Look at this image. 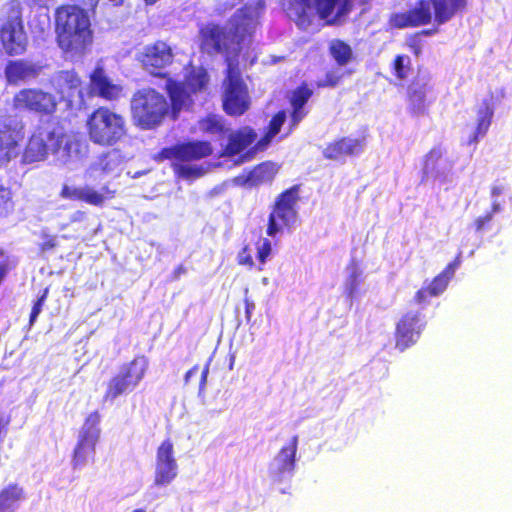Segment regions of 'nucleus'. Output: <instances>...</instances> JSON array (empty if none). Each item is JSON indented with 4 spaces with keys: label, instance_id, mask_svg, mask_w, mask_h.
Here are the masks:
<instances>
[{
    "label": "nucleus",
    "instance_id": "1",
    "mask_svg": "<svg viewBox=\"0 0 512 512\" xmlns=\"http://www.w3.org/2000/svg\"><path fill=\"white\" fill-rule=\"evenodd\" d=\"M88 151L86 138L76 130H34L21 154L20 162L31 165L45 161L50 153L82 156Z\"/></svg>",
    "mask_w": 512,
    "mask_h": 512
},
{
    "label": "nucleus",
    "instance_id": "2",
    "mask_svg": "<svg viewBox=\"0 0 512 512\" xmlns=\"http://www.w3.org/2000/svg\"><path fill=\"white\" fill-rule=\"evenodd\" d=\"M57 41L62 50L82 54L93 42V31L87 12L76 6H62L56 11Z\"/></svg>",
    "mask_w": 512,
    "mask_h": 512
},
{
    "label": "nucleus",
    "instance_id": "3",
    "mask_svg": "<svg viewBox=\"0 0 512 512\" xmlns=\"http://www.w3.org/2000/svg\"><path fill=\"white\" fill-rule=\"evenodd\" d=\"M222 89V106L228 115L241 116L250 108L249 89L243 79L239 63L229 57L226 58Z\"/></svg>",
    "mask_w": 512,
    "mask_h": 512
},
{
    "label": "nucleus",
    "instance_id": "4",
    "mask_svg": "<svg viewBox=\"0 0 512 512\" xmlns=\"http://www.w3.org/2000/svg\"><path fill=\"white\" fill-rule=\"evenodd\" d=\"M300 187V184L293 185L276 197L268 218V236H275L285 229H290L296 222Z\"/></svg>",
    "mask_w": 512,
    "mask_h": 512
},
{
    "label": "nucleus",
    "instance_id": "5",
    "mask_svg": "<svg viewBox=\"0 0 512 512\" xmlns=\"http://www.w3.org/2000/svg\"><path fill=\"white\" fill-rule=\"evenodd\" d=\"M239 32L240 24L238 23L227 30L218 23L208 22L198 31L200 50L208 55L228 53L234 45H239L242 41Z\"/></svg>",
    "mask_w": 512,
    "mask_h": 512
},
{
    "label": "nucleus",
    "instance_id": "6",
    "mask_svg": "<svg viewBox=\"0 0 512 512\" xmlns=\"http://www.w3.org/2000/svg\"><path fill=\"white\" fill-rule=\"evenodd\" d=\"M146 369L147 361L144 357H135L129 363L123 364L108 380L103 395L104 402H113L118 397L132 392L142 380Z\"/></svg>",
    "mask_w": 512,
    "mask_h": 512
},
{
    "label": "nucleus",
    "instance_id": "7",
    "mask_svg": "<svg viewBox=\"0 0 512 512\" xmlns=\"http://www.w3.org/2000/svg\"><path fill=\"white\" fill-rule=\"evenodd\" d=\"M2 12L6 15V19L0 27L3 47L8 54L19 55L25 51L27 45L20 6L17 2H11L3 6Z\"/></svg>",
    "mask_w": 512,
    "mask_h": 512
},
{
    "label": "nucleus",
    "instance_id": "8",
    "mask_svg": "<svg viewBox=\"0 0 512 512\" xmlns=\"http://www.w3.org/2000/svg\"><path fill=\"white\" fill-rule=\"evenodd\" d=\"M100 415L97 411L88 415L80 431L78 441L73 450V467H79L93 459L96 450V444L99 440L100 429L98 427Z\"/></svg>",
    "mask_w": 512,
    "mask_h": 512
},
{
    "label": "nucleus",
    "instance_id": "9",
    "mask_svg": "<svg viewBox=\"0 0 512 512\" xmlns=\"http://www.w3.org/2000/svg\"><path fill=\"white\" fill-rule=\"evenodd\" d=\"M435 23L434 11L430 0H417L407 11L392 13L388 18L391 29H406L426 26Z\"/></svg>",
    "mask_w": 512,
    "mask_h": 512
},
{
    "label": "nucleus",
    "instance_id": "10",
    "mask_svg": "<svg viewBox=\"0 0 512 512\" xmlns=\"http://www.w3.org/2000/svg\"><path fill=\"white\" fill-rule=\"evenodd\" d=\"M133 117L138 125L151 128L160 122V96L155 90L143 89L132 100Z\"/></svg>",
    "mask_w": 512,
    "mask_h": 512
},
{
    "label": "nucleus",
    "instance_id": "11",
    "mask_svg": "<svg viewBox=\"0 0 512 512\" xmlns=\"http://www.w3.org/2000/svg\"><path fill=\"white\" fill-rule=\"evenodd\" d=\"M14 106L42 114H51L56 109L55 97L40 89H22L14 96Z\"/></svg>",
    "mask_w": 512,
    "mask_h": 512
},
{
    "label": "nucleus",
    "instance_id": "12",
    "mask_svg": "<svg viewBox=\"0 0 512 512\" xmlns=\"http://www.w3.org/2000/svg\"><path fill=\"white\" fill-rule=\"evenodd\" d=\"M365 146V136H344L328 143L322 154L327 160L344 163L347 157L359 156L364 151Z\"/></svg>",
    "mask_w": 512,
    "mask_h": 512
},
{
    "label": "nucleus",
    "instance_id": "13",
    "mask_svg": "<svg viewBox=\"0 0 512 512\" xmlns=\"http://www.w3.org/2000/svg\"><path fill=\"white\" fill-rule=\"evenodd\" d=\"M116 191L109 189L107 186L98 191L91 186L73 187L64 184L61 188L59 196L65 200L80 201L92 206L102 207L106 200L115 197Z\"/></svg>",
    "mask_w": 512,
    "mask_h": 512
},
{
    "label": "nucleus",
    "instance_id": "14",
    "mask_svg": "<svg viewBox=\"0 0 512 512\" xmlns=\"http://www.w3.org/2000/svg\"><path fill=\"white\" fill-rule=\"evenodd\" d=\"M213 149L208 141H190L162 148V159L189 162L210 156Z\"/></svg>",
    "mask_w": 512,
    "mask_h": 512
},
{
    "label": "nucleus",
    "instance_id": "15",
    "mask_svg": "<svg viewBox=\"0 0 512 512\" xmlns=\"http://www.w3.org/2000/svg\"><path fill=\"white\" fill-rule=\"evenodd\" d=\"M424 323L419 313L407 312L398 321L395 329V346L400 351L414 345L421 334Z\"/></svg>",
    "mask_w": 512,
    "mask_h": 512
},
{
    "label": "nucleus",
    "instance_id": "16",
    "mask_svg": "<svg viewBox=\"0 0 512 512\" xmlns=\"http://www.w3.org/2000/svg\"><path fill=\"white\" fill-rule=\"evenodd\" d=\"M460 260L455 258L450 262L438 275H436L427 285L421 287L414 296V300L418 304L428 302L430 298L437 297L442 294L451 279L454 277Z\"/></svg>",
    "mask_w": 512,
    "mask_h": 512
},
{
    "label": "nucleus",
    "instance_id": "17",
    "mask_svg": "<svg viewBox=\"0 0 512 512\" xmlns=\"http://www.w3.org/2000/svg\"><path fill=\"white\" fill-rule=\"evenodd\" d=\"M319 17L327 24L340 23L353 9L352 0H315Z\"/></svg>",
    "mask_w": 512,
    "mask_h": 512
},
{
    "label": "nucleus",
    "instance_id": "18",
    "mask_svg": "<svg viewBox=\"0 0 512 512\" xmlns=\"http://www.w3.org/2000/svg\"><path fill=\"white\" fill-rule=\"evenodd\" d=\"M431 89L429 80L414 78L406 87V101L409 111L414 115L426 112L428 101L427 92Z\"/></svg>",
    "mask_w": 512,
    "mask_h": 512
},
{
    "label": "nucleus",
    "instance_id": "19",
    "mask_svg": "<svg viewBox=\"0 0 512 512\" xmlns=\"http://www.w3.org/2000/svg\"><path fill=\"white\" fill-rule=\"evenodd\" d=\"M90 88L93 94L106 100L117 99L122 91V87L108 77L100 64L90 75Z\"/></svg>",
    "mask_w": 512,
    "mask_h": 512
},
{
    "label": "nucleus",
    "instance_id": "20",
    "mask_svg": "<svg viewBox=\"0 0 512 512\" xmlns=\"http://www.w3.org/2000/svg\"><path fill=\"white\" fill-rule=\"evenodd\" d=\"M279 166L272 161H264L254 166L248 172L238 176L243 185L257 187L263 184H270L278 174Z\"/></svg>",
    "mask_w": 512,
    "mask_h": 512
},
{
    "label": "nucleus",
    "instance_id": "21",
    "mask_svg": "<svg viewBox=\"0 0 512 512\" xmlns=\"http://www.w3.org/2000/svg\"><path fill=\"white\" fill-rule=\"evenodd\" d=\"M255 130H233L227 137V142L220 152L221 157H239L245 153L256 140Z\"/></svg>",
    "mask_w": 512,
    "mask_h": 512
},
{
    "label": "nucleus",
    "instance_id": "22",
    "mask_svg": "<svg viewBox=\"0 0 512 512\" xmlns=\"http://www.w3.org/2000/svg\"><path fill=\"white\" fill-rule=\"evenodd\" d=\"M435 24L440 26L461 16L468 9V0H430Z\"/></svg>",
    "mask_w": 512,
    "mask_h": 512
},
{
    "label": "nucleus",
    "instance_id": "23",
    "mask_svg": "<svg viewBox=\"0 0 512 512\" xmlns=\"http://www.w3.org/2000/svg\"><path fill=\"white\" fill-rule=\"evenodd\" d=\"M166 91L170 99L171 106L162 107V118L169 116L175 120L178 117L179 112L187 103L190 98V94L187 91L186 85L183 82L174 81L168 79L166 82Z\"/></svg>",
    "mask_w": 512,
    "mask_h": 512
},
{
    "label": "nucleus",
    "instance_id": "24",
    "mask_svg": "<svg viewBox=\"0 0 512 512\" xmlns=\"http://www.w3.org/2000/svg\"><path fill=\"white\" fill-rule=\"evenodd\" d=\"M313 95L307 82H301L290 94L289 103L291 105L290 126H296L304 119L308 113L305 105Z\"/></svg>",
    "mask_w": 512,
    "mask_h": 512
},
{
    "label": "nucleus",
    "instance_id": "25",
    "mask_svg": "<svg viewBox=\"0 0 512 512\" xmlns=\"http://www.w3.org/2000/svg\"><path fill=\"white\" fill-rule=\"evenodd\" d=\"M41 71V67L30 61H10L5 68V76L9 84L17 85L35 79Z\"/></svg>",
    "mask_w": 512,
    "mask_h": 512
},
{
    "label": "nucleus",
    "instance_id": "26",
    "mask_svg": "<svg viewBox=\"0 0 512 512\" xmlns=\"http://www.w3.org/2000/svg\"><path fill=\"white\" fill-rule=\"evenodd\" d=\"M22 139L21 130H0V167L18 155Z\"/></svg>",
    "mask_w": 512,
    "mask_h": 512
},
{
    "label": "nucleus",
    "instance_id": "27",
    "mask_svg": "<svg viewBox=\"0 0 512 512\" xmlns=\"http://www.w3.org/2000/svg\"><path fill=\"white\" fill-rule=\"evenodd\" d=\"M88 128H123V117L106 108L100 107L87 120Z\"/></svg>",
    "mask_w": 512,
    "mask_h": 512
},
{
    "label": "nucleus",
    "instance_id": "28",
    "mask_svg": "<svg viewBox=\"0 0 512 512\" xmlns=\"http://www.w3.org/2000/svg\"><path fill=\"white\" fill-rule=\"evenodd\" d=\"M53 83L63 98H70L75 93L80 94L81 80L74 71H60L53 78Z\"/></svg>",
    "mask_w": 512,
    "mask_h": 512
},
{
    "label": "nucleus",
    "instance_id": "29",
    "mask_svg": "<svg viewBox=\"0 0 512 512\" xmlns=\"http://www.w3.org/2000/svg\"><path fill=\"white\" fill-rule=\"evenodd\" d=\"M24 489L12 483L0 490V512H14L18 504L24 499Z\"/></svg>",
    "mask_w": 512,
    "mask_h": 512
},
{
    "label": "nucleus",
    "instance_id": "30",
    "mask_svg": "<svg viewBox=\"0 0 512 512\" xmlns=\"http://www.w3.org/2000/svg\"><path fill=\"white\" fill-rule=\"evenodd\" d=\"M328 51L338 66H346L354 58L351 46L341 39L331 40Z\"/></svg>",
    "mask_w": 512,
    "mask_h": 512
},
{
    "label": "nucleus",
    "instance_id": "31",
    "mask_svg": "<svg viewBox=\"0 0 512 512\" xmlns=\"http://www.w3.org/2000/svg\"><path fill=\"white\" fill-rule=\"evenodd\" d=\"M143 68L153 76H160V51L156 44L147 46L139 55Z\"/></svg>",
    "mask_w": 512,
    "mask_h": 512
},
{
    "label": "nucleus",
    "instance_id": "32",
    "mask_svg": "<svg viewBox=\"0 0 512 512\" xmlns=\"http://www.w3.org/2000/svg\"><path fill=\"white\" fill-rule=\"evenodd\" d=\"M298 446V436H293L289 443L283 446L278 453L279 470L292 471L295 467V456Z\"/></svg>",
    "mask_w": 512,
    "mask_h": 512
},
{
    "label": "nucleus",
    "instance_id": "33",
    "mask_svg": "<svg viewBox=\"0 0 512 512\" xmlns=\"http://www.w3.org/2000/svg\"><path fill=\"white\" fill-rule=\"evenodd\" d=\"M177 475V466L172 456V444L162 443V484L170 482Z\"/></svg>",
    "mask_w": 512,
    "mask_h": 512
},
{
    "label": "nucleus",
    "instance_id": "34",
    "mask_svg": "<svg viewBox=\"0 0 512 512\" xmlns=\"http://www.w3.org/2000/svg\"><path fill=\"white\" fill-rule=\"evenodd\" d=\"M121 163V158L115 152H107L98 157L91 164L90 170L100 174H109L116 170Z\"/></svg>",
    "mask_w": 512,
    "mask_h": 512
},
{
    "label": "nucleus",
    "instance_id": "35",
    "mask_svg": "<svg viewBox=\"0 0 512 512\" xmlns=\"http://www.w3.org/2000/svg\"><path fill=\"white\" fill-rule=\"evenodd\" d=\"M280 130H267L265 135L260 138L254 145L250 147L245 153H243L237 160V163H244L254 159L258 152H262L267 149L272 139L278 134Z\"/></svg>",
    "mask_w": 512,
    "mask_h": 512
},
{
    "label": "nucleus",
    "instance_id": "36",
    "mask_svg": "<svg viewBox=\"0 0 512 512\" xmlns=\"http://www.w3.org/2000/svg\"><path fill=\"white\" fill-rule=\"evenodd\" d=\"M494 95L491 92L489 98L483 99L480 106L477 108V127L476 128H489L494 116Z\"/></svg>",
    "mask_w": 512,
    "mask_h": 512
},
{
    "label": "nucleus",
    "instance_id": "37",
    "mask_svg": "<svg viewBox=\"0 0 512 512\" xmlns=\"http://www.w3.org/2000/svg\"><path fill=\"white\" fill-rule=\"evenodd\" d=\"M392 73L398 80H405L412 72L411 58L406 54H398L391 63Z\"/></svg>",
    "mask_w": 512,
    "mask_h": 512
},
{
    "label": "nucleus",
    "instance_id": "38",
    "mask_svg": "<svg viewBox=\"0 0 512 512\" xmlns=\"http://www.w3.org/2000/svg\"><path fill=\"white\" fill-rule=\"evenodd\" d=\"M121 137L118 130H89V138L100 146H112Z\"/></svg>",
    "mask_w": 512,
    "mask_h": 512
},
{
    "label": "nucleus",
    "instance_id": "39",
    "mask_svg": "<svg viewBox=\"0 0 512 512\" xmlns=\"http://www.w3.org/2000/svg\"><path fill=\"white\" fill-rule=\"evenodd\" d=\"M256 249H257L256 259L259 263L257 269L259 271H262L264 264L266 263L268 257L270 256V254L272 252V246H271L270 240L267 238H259V240L256 243Z\"/></svg>",
    "mask_w": 512,
    "mask_h": 512
},
{
    "label": "nucleus",
    "instance_id": "40",
    "mask_svg": "<svg viewBox=\"0 0 512 512\" xmlns=\"http://www.w3.org/2000/svg\"><path fill=\"white\" fill-rule=\"evenodd\" d=\"M344 73H338L335 70H329L325 73L322 80L316 82L317 88H334L340 84Z\"/></svg>",
    "mask_w": 512,
    "mask_h": 512
},
{
    "label": "nucleus",
    "instance_id": "41",
    "mask_svg": "<svg viewBox=\"0 0 512 512\" xmlns=\"http://www.w3.org/2000/svg\"><path fill=\"white\" fill-rule=\"evenodd\" d=\"M13 209L11 193L5 188H0V218L6 217Z\"/></svg>",
    "mask_w": 512,
    "mask_h": 512
},
{
    "label": "nucleus",
    "instance_id": "42",
    "mask_svg": "<svg viewBox=\"0 0 512 512\" xmlns=\"http://www.w3.org/2000/svg\"><path fill=\"white\" fill-rule=\"evenodd\" d=\"M40 236L42 238V242L39 244V250L41 253H46L57 247V236L51 235L45 231H42Z\"/></svg>",
    "mask_w": 512,
    "mask_h": 512
},
{
    "label": "nucleus",
    "instance_id": "43",
    "mask_svg": "<svg viewBox=\"0 0 512 512\" xmlns=\"http://www.w3.org/2000/svg\"><path fill=\"white\" fill-rule=\"evenodd\" d=\"M48 293H49V289L45 288L43 290L42 295L34 302L31 312H30V316H29L30 324H33L36 321L39 314L41 313L44 302L46 301V299L48 297Z\"/></svg>",
    "mask_w": 512,
    "mask_h": 512
},
{
    "label": "nucleus",
    "instance_id": "44",
    "mask_svg": "<svg viewBox=\"0 0 512 512\" xmlns=\"http://www.w3.org/2000/svg\"><path fill=\"white\" fill-rule=\"evenodd\" d=\"M406 46L415 57H419L422 54L423 42L419 38V34H412L406 40Z\"/></svg>",
    "mask_w": 512,
    "mask_h": 512
},
{
    "label": "nucleus",
    "instance_id": "45",
    "mask_svg": "<svg viewBox=\"0 0 512 512\" xmlns=\"http://www.w3.org/2000/svg\"><path fill=\"white\" fill-rule=\"evenodd\" d=\"M175 171L178 176L183 178L199 177L202 175V169L187 165H175Z\"/></svg>",
    "mask_w": 512,
    "mask_h": 512
},
{
    "label": "nucleus",
    "instance_id": "46",
    "mask_svg": "<svg viewBox=\"0 0 512 512\" xmlns=\"http://www.w3.org/2000/svg\"><path fill=\"white\" fill-rule=\"evenodd\" d=\"M237 263L239 265L247 266L249 268L254 267V261L252 258V250L248 245H245L237 255Z\"/></svg>",
    "mask_w": 512,
    "mask_h": 512
},
{
    "label": "nucleus",
    "instance_id": "47",
    "mask_svg": "<svg viewBox=\"0 0 512 512\" xmlns=\"http://www.w3.org/2000/svg\"><path fill=\"white\" fill-rule=\"evenodd\" d=\"M202 128H224L223 119L218 115H208L202 122Z\"/></svg>",
    "mask_w": 512,
    "mask_h": 512
},
{
    "label": "nucleus",
    "instance_id": "48",
    "mask_svg": "<svg viewBox=\"0 0 512 512\" xmlns=\"http://www.w3.org/2000/svg\"><path fill=\"white\" fill-rule=\"evenodd\" d=\"M287 118V113L285 110H280L276 114H274L269 122L267 128H281L285 123Z\"/></svg>",
    "mask_w": 512,
    "mask_h": 512
},
{
    "label": "nucleus",
    "instance_id": "49",
    "mask_svg": "<svg viewBox=\"0 0 512 512\" xmlns=\"http://www.w3.org/2000/svg\"><path fill=\"white\" fill-rule=\"evenodd\" d=\"M442 157V152L440 148L431 149L426 155V167L429 166V163H432V168H434L436 162Z\"/></svg>",
    "mask_w": 512,
    "mask_h": 512
},
{
    "label": "nucleus",
    "instance_id": "50",
    "mask_svg": "<svg viewBox=\"0 0 512 512\" xmlns=\"http://www.w3.org/2000/svg\"><path fill=\"white\" fill-rule=\"evenodd\" d=\"M492 218H493V212H488L485 215L478 217L474 222L476 230L477 231L482 230L484 227H486L491 222Z\"/></svg>",
    "mask_w": 512,
    "mask_h": 512
},
{
    "label": "nucleus",
    "instance_id": "51",
    "mask_svg": "<svg viewBox=\"0 0 512 512\" xmlns=\"http://www.w3.org/2000/svg\"><path fill=\"white\" fill-rule=\"evenodd\" d=\"M311 4V0H294L291 5H297L300 7V11H297L296 14L301 16L305 13L306 8H309Z\"/></svg>",
    "mask_w": 512,
    "mask_h": 512
},
{
    "label": "nucleus",
    "instance_id": "52",
    "mask_svg": "<svg viewBox=\"0 0 512 512\" xmlns=\"http://www.w3.org/2000/svg\"><path fill=\"white\" fill-rule=\"evenodd\" d=\"M244 303H245L246 318H247V320H250L251 314L255 309V304L253 303V301H251L247 297L244 299Z\"/></svg>",
    "mask_w": 512,
    "mask_h": 512
},
{
    "label": "nucleus",
    "instance_id": "53",
    "mask_svg": "<svg viewBox=\"0 0 512 512\" xmlns=\"http://www.w3.org/2000/svg\"><path fill=\"white\" fill-rule=\"evenodd\" d=\"M437 31L438 30L436 28H428V29H423L421 31H418L415 34H419V38H421V36H431V35L437 33Z\"/></svg>",
    "mask_w": 512,
    "mask_h": 512
},
{
    "label": "nucleus",
    "instance_id": "54",
    "mask_svg": "<svg viewBox=\"0 0 512 512\" xmlns=\"http://www.w3.org/2000/svg\"><path fill=\"white\" fill-rule=\"evenodd\" d=\"M107 2H104L103 4L106 6H121L124 3V0H106Z\"/></svg>",
    "mask_w": 512,
    "mask_h": 512
},
{
    "label": "nucleus",
    "instance_id": "55",
    "mask_svg": "<svg viewBox=\"0 0 512 512\" xmlns=\"http://www.w3.org/2000/svg\"><path fill=\"white\" fill-rule=\"evenodd\" d=\"M207 375H208V367H206V368L202 371V375H201V385H203V384L206 382Z\"/></svg>",
    "mask_w": 512,
    "mask_h": 512
},
{
    "label": "nucleus",
    "instance_id": "56",
    "mask_svg": "<svg viewBox=\"0 0 512 512\" xmlns=\"http://www.w3.org/2000/svg\"><path fill=\"white\" fill-rule=\"evenodd\" d=\"M100 0H88L86 2L87 5L91 6L92 9H94Z\"/></svg>",
    "mask_w": 512,
    "mask_h": 512
},
{
    "label": "nucleus",
    "instance_id": "57",
    "mask_svg": "<svg viewBox=\"0 0 512 512\" xmlns=\"http://www.w3.org/2000/svg\"><path fill=\"white\" fill-rule=\"evenodd\" d=\"M85 216V212L83 211H77L75 214H74V219L75 220H79L81 218H83Z\"/></svg>",
    "mask_w": 512,
    "mask_h": 512
},
{
    "label": "nucleus",
    "instance_id": "58",
    "mask_svg": "<svg viewBox=\"0 0 512 512\" xmlns=\"http://www.w3.org/2000/svg\"><path fill=\"white\" fill-rule=\"evenodd\" d=\"M32 1L39 6H46L49 0H32Z\"/></svg>",
    "mask_w": 512,
    "mask_h": 512
},
{
    "label": "nucleus",
    "instance_id": "59",
    "mask_svg": "<svg viewBox=\"0 0 512 512\" xmlns=\"http://www.w3.org/2000/svg\"><path fill=\"white\" fill-rule=\"evenodd\" d=\"M197 370H198V367H197V366H194L193 368H191V369L187 372L186 376H187V377H190V376H191L193 373H195Z\"/></svg>",
    "mask_w": 512,
    "mask_h": 512
},
{
    "label": "nucleus",
    "instance_id": "60",
    "mask_svg": "<svg viewBox=\"0 0 512 512\" xmlns=\"http://www.w3.org/2000/svg\"><path fill=\"white\" fill-rule=\"evenodd\" d=\"M498 209H499V206L497 204H493L492 210L490 212H493V214H494L496 211H498Z\"/></svg>",
    "mask_w": 512,
    "mask_h": 512
},
{
    "label": "nucleus",
    "instance_id": "61",
    "mask_svg": "<svg viewBox=\"0 0 512 512\" xmlns=\"http://www.w3.org/2000/svg\"><path fill=\"white\" fill-rule=\"evenodd\" d=\"M158 0H145L146 4L148 5H152L154 3H156Z\"/></svg>",
    "mask_w": 512,
    "mask_h": 512
},
{
    "label": "nucleus",
    "instance_id": "62",
    "mask_svg": "<svg viewBox=\"0 0 512 512\" xmlns=\"http://www.w3.org/2000/svg\"><path fill=\"white\" fill-rule=\"evenodd\" d=\"M133 512H145L143 509H135Z\"/></svg>",
    "mask_w": 512,
    "mask_h": 512
},
{
    "label": "nucleus",
    "instance_id": "63",
    "mask_svg": "<svg viewBox=\"0 0 512 512\" xmlns=\"http://www.w3.org/2000/svg\"><path fill=\"white\" fill-rule=\"evenodd\" d=\"M498 193H499L498 190H496V189L493 190V194H498Z\"/></svg>",
    "mask_w": 512,
    "mask_h": 512
}]
</instances>
